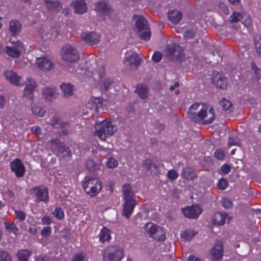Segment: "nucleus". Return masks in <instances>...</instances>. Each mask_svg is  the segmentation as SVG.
Wrapping results in <instances>:
<instances>
[{"label": "nucleus", "instance_id": "nucleus-1", "mask_svg": "<svg viewBox=\"0 0 261 261\" xmlns=\"http://www.w3.org/2000/svg\"><path fill=\"white\" fill-rule=\"evenodd\" d=\"M94 135L101 140H105L108 137L112 136L117 132V128L112 122L106 120L96 123L95 125Z\"/></svg>", "mask_w": 261, "mask_h": 261}, {"label": "nucleus", "instance_id": "nucleus-2", "mask_svg": "<svg viewBox=\"0 0 261 261\" xmlns=\"http://www.w3.org/2000/svg\"><path fill=\"white\" fill-rule=\"evenodd\" d=\"M124 250L119 245H111L102 252L103 261H121L124 257Z\"/></svg>", "mask_w": 261, "mask_h": 261}, {"label": "nucleus", "instance_id": "nucleus-3", "mask_svg": "<svg viewBox=\"0 0 261 261\" xmlns=\"http://www.w3.org/2000/svg\"><path fill=\"white\" fill-rule=\"evenodd\" d=\"M133 19L136 24L137 33L140 39L145 41L149 40L150 38L151 31L147 21L144 17L140 15H134Z\"/></svg>", "mask_w": 261, "mask_h": 261}, {"label": "nucleus", "instance_id": "nucleus-4", "mask_svg": "<svg viewBox=\"0 0 261 261\" xmlns=\"http://www.w3.org/2000/svg\"><path fill=\"white\" fill-rule=\"evenodd\" d=\"M49 146L50 149L58 156L63 159L69 158L71 156V150L64 143L58 139H53L49 141Z\"/></svg>", "mask_w": 261, "mask_h": 261}, {"label": "nucleus", "instance_id": "nucleus-5", "mask_svg": "<svg viewBox=\"0 0 261 261\" xmlns=\"http://www.w3.org/2000/svg\"><path fill=\"white\" fill-rule=\"evenodd\" d=\"M60 56L61 59L67 63H75L80 58V54L76 48L69 44H66L62 47Z\"/></svg>", "mask_w": 261, "mask_h": 261}, {"label": "nucleus", "instance_id": "nucleus-6", "mask_svg": "<svg viewBox=\"0 0 261 261\" xmlns=\"http://www.w3.org/2000/svg\"><path fill=\"white\" fill-rule=\"evenodd\" d=\"M83 186L86 193L91 197L97 195L102 188L101 181L95 177L85 178Z\"/></svg>", "mask_w": 261, "mask_h": 261}, {"label": "nucleus", "instance_id": "nucleus-7", "mask_svg": "<svg viewBox=\"0 0 261 261\" xmlns=\"http://www.w3.org/2000/svg\"><path fill=\"white\" fill-rule=\"evenodd\" d=\"M166 55L170 60H180L184 55V51L181 46L176 43H172L166 48Z\"/></svg>", "mask_w": 261, "mask_h": 261}, {"label": "nucleus", "instance_id": "nucleus-8", "mask_svg": "<svg viewBox=\"0 0 261 261\" xmlns=\"http://www.w3.org/2000/svg\"><path fill=\"white\" fill-rule=\"evenodd\" d=\"M34 195L37 202L47 203L49 201L48 189L44 186L34 188Z\"/></svg>", "mask_w": 261, "mask_h": 261}, {"label": "nucleus", "instance_id": "nucleus-9", "mask_svg": "<svg viewBox=\"0 0 261 261\" xmlns=\"http://www.w3.org/2000/svg\"><path fill=\"white\" fill-rule=\"evenodd\" d=\"M23 47V44L19 41H17L11 46H7L5 48V53L10 57L17 58L21 55V49Z\"/></svg>", "mask_w": 261, "mask_h": 261}, {"label": "nucleus", "instance_id": "nucleus-10", "mask_svg": "<svg viewBox=\"0 0 261 261\" xmlns=\"http://www.w3.org/2000/svg\"><path fill=\"white\" fill-rule=\"evenodd\" d=\"M212 82L217 88L226 89L227 86V80L222 74L217 71H213L212 75Z\"/></svg>", "mask_w": 261, "mask_h": 261}, {"label": "nucleus", "instance_id": "nucleus-11", "mask_svg": "<svg viewBox=\"0 0 261 261\" xmlns=\"http://www.w3.org/2000/svg\"><path fill=\"white\" fill-rule=\"evenodd\" d=\"M184 215L188 218L197 219L202 213V209L198 205H193L182 208Z\"/></svg>", "mask_w": 261, "mask_h": 261}, {"label": "nucleus", "instance_id": "nucleus-12", "mask_svg": "<svg viewBox=\"0 0 261 261\" xmlns=\"http://www.w3.org/2000/svg\"><path fill=\"white\" fill-rule=\"evenodd\" d=\"M95 11L104 15H109L112 10L108 0H100L95 4Z\"/></svg>", "mask_w": 261, "mask_h": 261}, {"label": "nucleus", "instance_id": "nucleus-13", "mask_svg": "<svg viewBox=\"0 0 261 261\" xmlns=\"http://www.w3.org/2000/svg\"><path fill=\"white\" fill-rule=\"evenodd\" d=\"M81 38L86 43L93 45L99 42L100 36L93 32H84L81 34Z\"/></svg>", "mask_w": 261, "mask_h": 261}, {"label": "nucleus", "instance_id": "nucleus-14", "mask_svg": "<svg viewBox=\"0 0 261 261\" xmlns=\"http://www.w3.org/2000/svg\"><path fill=\"white\" fill-rule=\"evenodd\" d=\"M7 80L11 84L16 86H21V76H19L16 72L13 70L6 71L4 73Z\"/></svg>", "mask_w": 261, "mask_h": 261}, {"label": "nucleus", "instance_id": "nucleus-15", "mask_svg": "<svg viewBox=\"0 0 261 261\" xmlns=\"http://www.w3.org/2000/svg\"><path fill=\"white\" fill-rule=\"evenodd\" d=\"M10 168L18 177H22L24 173L25 169L20 160L18 159H15L10 163Z\"/></svg>", "mask_w": 261, "mask_h": 261}, {"label": "nucleus", "instance_id": "nucleus-16", "mask_svg": "<svg viewBox=\"0 0 261 261\" xmlns=\"http://www.w3.org/2000/svg\"><path fill=\"white\" fill-rule=\"evenodd\" d=\"M211 255L214 261H220L223 256L222 242L217 241L211 250Z\"/></svg>", "mask_w": 261, "mask_h": 261}, {"label": "nucleus", "instance_id": "nucleus-17", "mask_svg": "<svg viewBox=\"0 0 261 261\" xmlns=\"http://www.w3.org/2000/svg\"><path fill=\"white\" fill-rule=\"evenodd\" d=\"M137 202L135 200H125L123 204L122 215L128 219L133 211L134 207L136 205Z\"/></svg>", "mask_w": 261, "mask_h": 261}, {"label": "nucleus", "instance_id": "nucleus-18", "mask_svg": "<svg viewBox=\"0 0 261 261\" xmlns=\"http://www.w3.org/2000/svg\"><path fill=\"white\" fill-rule=\"evenodd\" d=\"M74 12L79 14H82L87 11V7L85 0H74L71 3Z\"/></svg>", "mask_w": 261, "mask_h": 261}, {"label": "nucleus", "instance_id": "nucleus-19", "mask_svg": "<svg viewBox=\"0 0 261 261\" xmlns=\"http://www.w3.org/2000/svg\"><path fill=\"white\" fill-rule=\"evenodd\" d=\"M106 101L101 97L91 98L88 102V107L94 110L95 112L98 111V109L106 105Z\"/></svg>", "mask_w": 261, "mask_h": 261}, {"label": "nucleus", "instance_id": "nucleus-20", "mask_svg": "<svg viewBox=\"0 0 261 261\" xmlns=\"http://www.w3.org/2000/svg\"><path fill=\"white\" fill-rule=\"evenodd\" d=\"M33 80L31 77H27L25 82V87L23 90V96L28 99H33Z\"/></svg>", "mask_w": 261, "mask_h": 261}, {"label": "nucleus", "instance_id": "nucleus-21", "mask_svg": "<svg viewBox=\"0 0 261 261\" xmlns=\"http://www.w3.org/2000/svg\"><path fill=\"white\" fill-rule=\"evenodd\" d=\"M228 214L226 213L216 212L212 218V223L216 225H222L225 223Z\"/></svg>", "mask_w": 261, "mask_h": 261}, {"label": "nucleus", "instance_id": "nucleus-22", "mask_svg": "<svg viewBox=\"0 0 261 261\" xmlns=\"http://www.w3.org/2000/svg\"><path fill=\"white\" fill-rule=\"evenodd\" d=\"M36 65L40 69L50 70L53 68V64L46 57L37 58Z\"/></svg>", "mask_w": 261, "mask_h": 261}, {"label": "nucleus", "instance_id": "nucleus-23", "mask_svg": "<svg viewBox=\"0 0 261 261\" xmlns=\"http://www.w3.org/2000/svg\"><path fill=\"white\" fill-rule=\"evenodd\" d=\"M203 114V119L202 121V124H203L211 123L215 119L214 111L212 108L208 110V108L205 107Z\"/></svg>", "mask_w": 261, "mask_h": 261}, {"label": "nucleus", "instance_id": "nucleus-24", "mask_svg": "<svg viewBox=\"0 0 261 261\" xmlns=\"http://www.w3.org/2000/svg\"><path fill=\"white\" fill-rule=\"evenodd\" d=\"M45 6L49 11L59 12L62 9L61 3L59 1L53 0H44Z\"/></svg>", "mask_w": 261, "mask_h": 261}, {"label": "nucleus", "instance_id": "nucleus-25", "mask_svg": "<svg viewBox=\"0 0 261 261\" xmlns=\"http://www.w3.org/2000/svg\"><path fill=\"white\" fill-rule=\"evenodd\" d=\"M39 33L40 35V37L42 40H47L51 39L52 37H56L58 33L56 30V28H51L50 29V33H46L45 32L44 29L40 28L39 29Z\"/></svg>", "mask_w": 261, "mask_h": 261}, {"label": "nucleus", "instance_id": "nucleus-26", "mask_svg": "<svg viewBox=\"0 0 261 261\" xmlns=\"http://www.w3.org/2000/svg\"><path fill=\"white\" fill-rule=\"evenodd\" d=\"M181 176L187 180L191 181L196 177V174L194 169L187 167L182 169Z\"/></svg>", "mask_w": 261, "mask_h": 261}, {"label": "nucleus", "instance_id": "nucleus-27", "mask_svg": "<svg viewBox=\"0 0 261 261\" xmlns=\"http://www.w3.org/2000/svg\"><path fill=\"white\" fill-rule=\"evenodd\" d=\"M101 163L99 161L95 162L92 159H88L86 162V168L91 173L96 172L100 170Z\"/></svg>", "mask_w": 261, "mask_h": 261}, {"label": "nucleus", "instance_id": "nucleus-28", "mask_svg": "<svg viewBox=\"0 0 261 261\" xmlns=\"http://www.w3.org/2000/svg\"><path fill=\"white\" fill-rule=\"evenodd\" d=\"M149 90L146 85L138 84L136 87L135 92L138 94L141 99H145L148 97Z\"/></svg>", "mask_w": 261, "mask_h": 261}, {"label": "nucleus", "instance_id": "nucleus-29", "mask_svg": "<svg viewBox=\"0 0 261 261\" xmlns=\"http://www.w3.org/2000/svg\"><path fill=\"white\" fill-rule=\"evenodd\" d=\"M45 99L51 101L57 98L56 90L50 88H45L42 92Z\"/></svg>", "mask_w": 261, "mask_h": 261}, {"label": "nucleus", "instance_id": "nucleus-30", "mask_svg": "<svg viewBox=\"0 0 261 261\" xmlns=\"http://www.w3.org/2000/svg\"><path fill=\"white\" fill-rule=\"evenodd\" d=\"M140 61L141 59L136 53L132 54L125 59V61L128 62V65L131 68L134 67L137 68V67L139 66Z\"/></svg>", "mask_w": 261, "mask_h": 261}, {"label": "nucleus", "instance_id": "nucleus-31", "mask_svg": "<svg viewBox=\"0 0 261 261\" xmlns=\"http://www.w3.org/2000/svg\"><path fill=\"white\" fill-rule=\"evenodd\" d=\"M111 230L106 227L103 226L99 234L100 242L104 243L105 242H109L111 239Z\"/></svg>", "mask_w": 261, "mask_h": 261}, {"label": "nucleus", "instance_id": "nucleus-32", "mask_svg": "<svg viewBox=\"0 0 261 261\" xmlns=\"http://www.w3.org/2000/svg\"><path fill=\"white\" fill-rule=\"evenodd\" d=\"M204 109L201 111H196L191 113H188L189 118L194 122L202 123L203 119Z\"/></svg>", "mask_w": 261, "mask_h": 261}, {"label": "nucleus", "instance_id": "nucleus-33", "mask_svg": "<svg viewBox=\"0 0 261 261\" xmlns=\"http://www.w3.org/2000/svg\"><path fill=\"white\" fill-rule=\"evenodd\" d=\"M21 24L19 21L16 20H11L9 23V30L13 35H16L20 32Z\"/></svg>", "mask_w": 261, "mask_h": 261}, {"label": "nucleus", "instance_id": "nucleus-34", "mask_svg": "<svg viewBox=\"0 0 261 261\" xmlns=\"http://www.w3.org/2000/svg\"><path fill=\"white\" fill-rule=\"evenodd\" d=\"M60 88L63 93V96L68 97L73 95V88L70 84H62L60 85Z\"/></svg>", "mask_w": 261, "mask_h": 261}, {"label": "nucleus", "instance_id": "nucleus-35", "mask_svg": "<svg viewBox=\"0 0 261 261\" xmlns=\"http://www.w3.org/2000/svg\"><path fill=\"white\" fill-rule=\"evenodd\" d=\"M122 191L125 200H135L133 198L134 194L132 190V187L129 185H123Z\"/></svg>", "mask_w": 261, "mask_h": 261}, {"label": "nucleus", "instance_id": "nucleus-36", "mask_svg": "<svg viewBox=\"0 0 261 261\" xmlns=\"http://www.w3.org/2000/svg\"><path fill=\"white\" fill-rule=\"evenodd\" d=\"M181 13L178 11H171L169 12L168 16L170 21L173 23H178L181 19Z\"/></svg>", "mask_w": 261, "mask_h": 261}, {"label": "nucleus", "instance_id": "nucleus-37", "mask_svg": "<svg viewBox=\"0 0 261 261\" xmlns=\"http://www.w3.org/2000/svg\"><path fill=\"white\" fill-rule=\"evenodd\" d=\"M143 165L146 170L150 171H152L153 169L156 170L159 168V164H155L150 159H145L143 161Z\"/></svg>", "mask_w": 261, "mask_h": 261}, {"label": "nucleus", "instance_id": "nucleus-38", "mask_svg": "<svg viewBox=\"0 0 261 261\" xmlns=\"http://www.w3.org/2000/svg\"><path fill=\"white\" fill-rule=\"evenodd\" d=\"M160 226L156 224H153L152 223H147L145 225V229L146 231L149 234V236L152 237L154 234L158 230Z\"/></svg>", "mask_w": 261, "mask_h": 261}, {"label": "nucleus", "instance_id": "nucleus-39", "mask_svg": "<svg viewBox=\"0 0 261 261\" xmlns=\"http://www.w3.org/2000/svg\"><path fill=\"white\" fill-rule=\"evenodd\" d=\"M48 123L55 128L63 127L64 126V124L62 123L58 116L55 114L50 119Z\"/></svg>", "mask_w": 261, "mask_h": 261}, {"label": "nucleus", "instance_id": "nucleus-40", "mask_svg": "<svg viewBox=\"0 0 261 261\" xmlns=\"http://www.w3.org/2000/svg\"><path fill=\"white\" fill-rule=\"evenodd\" d=\"M158 229L156 230V231L152 238L154 240H157L158 241H164L166 239L165 233L164 232L163 229L161 227Z\"/></svg>", "mask_w": 261, "mask_h": 261}, {"label": "nucleus", "instance_id": "nucleus-41", "mask_svg": "<svg viewBox=\"0 0 261 261\" xmlns=\"http://www.w3.org/2000/svg\"><path fill=\"white\" fill-rule=\"evenodd\" d=\"M196 233L191 229H186L181 233V237L185 241H191L196 235Z\"/></svg>", "mask_w": 261, "mask_h": 261}, {"label": "nucleus", "instance_id": "nucleus-42", "mask_svg": "<svg viewBox=\"0 0 261 261\" xmlns=\"http://www.w3.org/2000/svg\"><path fill=\"white\" fill-rule=\"evenodd\" d=\"M253 40L256 51L261 56V38L258 35H255L253 37Z\"/></svg>", "mask_w": 261, "mask_h": 261}, {"label": "nucleus", "instance_id": "nucleus-43", "mask_svg": "<svg viewBox=\"0 0 261 261\" xmlns=\"http://www.w3.org/2000/svg\"><path fill=\"white\" fill-rule=\"evenodd\" d=\"M30 254L27 250H19L17 253V257L19 261H28Z\"/></svg>", "mask_w": 261, "mask_h": 261}, {"label": "nucleus", "instance_id": "nucleus-44", "mask_svg": "<svg viewBox=\"0 0 261 261\" xmlns=\"http://www.w3.org/2000/svg\"><path fill=\"white\" fill-rule=\"evenodd\" d=\"M220 105L222 107L224 110L227 111L228 110L229 112H231L232 111V109H231L232 107L231 103L230 102L229 100L225 99L223 98L219 102Z\"/></svg>", "mask_w": 261, "mask_h": 261}, {"label": "nucleus", "instance_id": "nucleus-45", "mask_svg": "<svg viewBox=\"0 0 261 261\" xmlns=\"http://www.w3.org/2000/svg\"><path fill=\"white\" fill-rule=\"evenodd\" d=\"M87 254L82 252H79L74 254L72 257V261H86Z\"/></svg>", "mask_w": 261, "mask_h": 261}, {"label": "nucleus", "instance_id": "nucleus-46", "mask_svg": "<svg viewBox=\"0 0 261 261\" xmlns=\"http://www.w3.org/2000/svg\"><path fill=\"white\" fill-rule=\"evenodd\" d=\"M205 107H206V106H204L203 103H195L189 108L188 113H191L196 111H201L202 109H204Z\"/></svg>", "mask_w": 261, "mask_h": 261}, {"label": "nucleus", "instance_id": "nucleus-47", "mask_svg": "<svg viewBox=\"0 0 261 261\" xmlns=\"http://www.w3.org/2000/svg\"><path fill=\"white\" fill-rule=\"evenodd\" d=\"M243 19L242 14L240 13L234 12L230 16V21L232 23H235L239 21H241Z\"/></svg>", "mask_w": 261, "mask_h": 261}, {"label": "nucleus", "instance_id": "nucleus-48", "mask_svg": "<svg viewBox=\"0 0 261 261\" xmlns=\"http://www.w3.org/2000/svg\"><path fill=\"white\" fill-rule=\"evenodd\" d=\"M228 144L229 146L237 145L240 146L241 142L240 139L237 137L230 136L229 138Z\"/></svg>", "mask_w": 261, "mask_h": 261}, {"label": "nucleus", "instance_id": "nucleus-49", "mask_svg": "<svg viewBox=\"0 0 261 261\" xmlns=\"http://www.w3.org/2000/svg\"><path fill=\"white\" fill-rule=\"evenodd\" d=\"M6 229L8 230L10 232H13L14 234H17L18 232V229L16 227L15 225L12 223H5Z\"/></svg>", "mask_w": 261, "mask_h": 261}, {"label": "nucleus", "instance_id": "nucleus-50", "mask_svg": "<svg viewBox=\"0 0 261 261\" xmlns=\"http://www.w3.org/2000/svg\"><path fill=\"white\" fill-rule=\"evenodd\" d=\"M54 216L59 219H62L64 218V212L63 210L59 207H57L54 212L53 213Z\"/></svg>", "mask_w": 261, "mask_h": 261}, {"label": "nucleus", "instance_id": "nucleus-51", "mask_svg": "<svg viewBox=\"0 0 261 261\" xmlns=\"http://www.w3.org/2000/svg\"><path fill=\"white\" fill-rule=\"evenodd\" d=\"M45 111L41 107H34V115L41 117L45 115Z\"/></svg>", "mask_w": 261, "mask_h": 261}, {"label": "nucleus", "instance_id": "nucleus-52", "mask_svg": "<svg viewBox=\"0 0 261 261\" xmlns=\"http://www.w3.org/2000/svg\"><path fill=\"white\" fill-rule=\"evenodd\" d=\"M221 203L224 208L227 209L231 208L233 205L232 201L226 198H222Z\"/></svg>", "mask_w": 261, "mask_h": 261}, {"label": "nucleus", "instance_id": "nucleus-53", "mask_svg": "<svg viewBox=\"0 0 261 261\" xmlns=\"http://www.w3.org/2000/svg\"><path fill=\"white\" fill-rule=\"evenodd\" d=\"M0 261H11V256L6 251H1Z\"/></svg>", "mask_w": 261, "mask_h": 261}, {"label": "nucleus", "instance_id": "nucleus-54", "mask_svg": "<svg viewBox=\"0 0 261 261\" xmlns=\"http://www.w3.org/2000/svg\"><path fill=\"white\" fill-rule=\"evenodd\" d=\"M228 181L224 178L220 179L217 184V186L221 190L225 189L228 187Z\"/></svg>", "mask_w": 261, "mask_h": 261}, {"label": "nucleus", "instance_id": "nucleus-55", "mask_svg": "<svg viewBox=\"0 0 261 261\" xmlns=\"http://www.w3.org/2000/svg\"><path fill=\"white\" fill-rule=\"evenodd\" d=\"M195 36V32L191 29L187 30L184 33V38L186 39H191Z\"/></svg>", "mask_w": 261, "mask_h": 261}, {"label": "nucleus", "instance_id": "nucleus-56", "mask_svg": "<svg viewBox=\"0 0 261 261\" xmlns=\"http://www.w3.org/2000/svg\"><path fill=\"white\" fill-rule=\"evenodd\" d=\"M51 232V229L49 226L43 227L41 230V234L44 237H48L50 235Z\"/></svg>", "mask_w": 261, "mask_h": 261}, {"label": "nucleus", "instance_id": "nucleus-57", "mask_svg": "<svg viewBox=\"0 0 261 261\" xmlns=\"http://www.w3.org/2000/svg\"><path fill=\"white\" fill-rule=\"evenodd\" d=\"M113 83V80L111 79H106L103 82V85L105 91H108L110 87Z\"/></svg>", "mask_w": 261, "mask_h": 261}, {"label": "nucleus", "instance_id": "nucleus-58", "mask_svg": "<svg viewBox=\"0 0 261 261\" xmlns=\"http://www.w3.org/2000/svg\"><path fill=\"white\" fill-rule=\"evenodd\" d=\"M224 156V151L220 149H217L214 153V156L218 160H223Z\"/></svg>", "mask_w": 261, "mask_h": 261}, {"label": "nucleus", "instance_id": "nucleus-59", "mask_svg": "<svg viewBox=\"0 0 261 261\" xmlns=\"http://www.w3.org/2000/svg\"><path fill=\"white\" fill-rule=\"evenodd\" d=\"M107 165L109 168H113L118 165V162L114 158H110L107 162Z\"/></svg>", "mask_w": 261, "mask_h": 261}, {"label": "nucleus", "instance_id": "nucleus-60", "mask_svg": "<svg viewBox=\"0 0 261 261\" xmlns=\"http://www.w3.org/2000/svg\"><path fill=\"white\" fill-rule=\"evenodd\" d=\"M15 214L16 216V217L20 220V221H23L25 220L26 215L25 213L20 210H17L15 211Z\"/></svg>", "mask_w": 261, "mask_h": 261}, {"label": "nucleus", "instance_id": "nucleus-61", "mask_svg": "<svg viewBox=\"0 0 261 261\" xmlns=\"http://www.w3.org/2000/svg\"><path fill=\"white\" fill-rule=\"evenodd\" d=\"M167 175L170 179L175 180L177 178L178 174L175 170H171L167 172Z\"/></svg>", "mask_w": 261, "mask_h": 261}, {"label": "nucleus", "instance_id": "nucleus-62", "mask_svg": "<svg viewBox=\"0 0 261 261\" xmlns=\"http://www.w3.org/2000/svg\"><path fill=\"white\" fill-rule=\"evenodd\" d=\"M162 58V54L159 51H155L152 57V59L154 62H159L161 60Z\"/></svg>", "mask_w": 261, "mask_h": 261}, {"label": "nucleus", "instance_id": "nucleus-63", "mask_svg": "<svg viewBox=\"0 0 261 261\" xmlns=\"http://www.w3.org/2000/svg\"><path fill=\"white\" fill-rule=\"evenodd\" d=\"M222 172L224 174H228L231 170L230 166L227 164L223 165L221 168Z\"/></svg>", "mask_w": 261, "mask_h": 261}, {"label": "nucleus", "instance_id": "nucleus-64", "mask_svg": "<svg viewBox=\"0 0 261 261\" xmlns=\"http://www.w3.org/2000/svg\"><path fill=\"white\" fill-rule=\"evenodd\" d=\"M154 128L158 130L159 132L160 133L161 131H162L165 127V126L164 124L159 123L158 121L154 123Z\"/></svg>", "mask_w": 261, "mask_h": 261}]
</instances>
